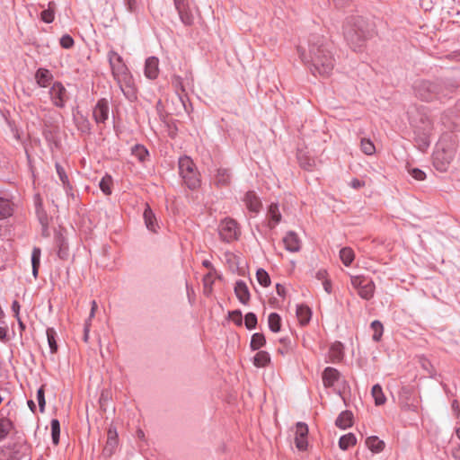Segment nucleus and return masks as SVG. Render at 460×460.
I'll list each match as a JSON object with an SVG mask.
<instances>
[{"instance_id":"1","label":"nucleus","mask_w":460,"mask_h":460,"mask_svg":"<svg viewBox=\"0 0 460 460\" xmlns=\"http://www.w3.org/2000/svg\"><path fill=\"white\" fill-rule=\"evenodd\" d=\"M301 60L309 66L312 74L329 75L334 67V59L326 46V40L319 34H312L297 47Z\"/></svg>"},{"instance_id":"2","label":"nucleus","mask_w":460,"mask_h":460,"mask_svg":"<svg viewBox=\"0 0 460 460\" xmlns=\"http://www.w3.org/2000/svg\"><path fill=\"white\" fill-rule=\"evenodd\" d=\"M343 35L351 49H360L371 35L370 24L362 16L351 15L343 24Z\"/></svg>"},{"instance_id":"3","label":"nucleus","mask_w":460,"mask_h":460,"mask_svg":"<svg viewBox=\"0 0 460 460\" xmlns=\"http://www.w3.org/2000/svg\"><path fill=\"white\" fill-rule=\"evenodd\" d=\"M108 58L111 65L112 75L119 85L125 97L129 101L137 99L134 79L128 71V68L122 60L120 55L111 50L108 53Z\"/></svg>"},{"instance_id":"4","label":"nucleus","mask_w":460,"mask_h":460,"mask_svg":"<svg viewBox=\"0 0 460 460\" xmlns=\"http://www.w3.org/2000/svg\"><path fill=\"white\" fill-rule=\"evenodd\" d=\"M456 145L449 136H444L433 153V164L438 171L446 172L456 156Z\"/></svg>"},{"instance_id":"5","label":"nucleus","mask_w":460,"mask_h":460,"mask_svg":"<svg viewBox=\"0 0 460 460\" xmlns=\"http://www.w3.org/2000/svg\"><path fill=\"white\" fill-rule=\"evenodd\" d=\"M414 93L419 99L430 102L447 97L452 90L441 82L417 81L413 86Z\"/></svg>"},{"instance_id":"6","label":"nucleus","mask_w":460,"mask_h":460,"mask_svg":"<svg viewBox=\"0 0 460 460\" xmlns=\"http://www.w3.org/2000/svg\"><path fill=\"white\" fill-rule=\"evenodd\" d=\"M179 172L190 189H196L199 185V173L193 161L189 156L179 159Z\"/></svg>"},{"instance_id":"7","label":"nucleus","mask_w":460,"mask_h":460,"mask_svg":"<svg viewBox=\"0 0 460 460\" xmlns=\"http://www.w3.org/2000/svg\"><path fill=\"white\" fill-rule=\"evenodd\" d=\"M218 232L221 239L226 243L237 240L241 232L238 224L232 218H225L218 226Z\"/></svg>"},{"instance_id":"8","label":"nucleus","mask_w":460,"mask_h":460,"mask_svg":"<svg viewBox=\"0 0 460 460\" xmlns=\"http://www.w3.org/2000/svg\"><path fill=\"white\" fill-rule=\"evenodd\" d=\"M421 126H416V142L419 145L420 150L424 151L429 146V133L432 129V122L431 120L423 116L420 118Z\"/></svg>"},{"instance_id":"9","label":"nucleus","mask_w":460,"mask_h":460,"mask_svg":"<svg viewBox=\"0 0 460 460\" xmlns=\"http://www.w3.org/2000/svg\"><path fill=\"white\" fill-rule=\"evenodd\" d=\"M49 96L52 103L58 108H64L68 99L67 91L60 82L53 84L49 90Z\"/></svg>"},{"instance_id":"10","label":"nucleus","mask_w":460,"mask_h":460,"mask_svg":"<svg viewBox=\"0 0 460 460\" xmlns=\"http://www.w3.org/2000/svg\"><path fill=\"white\" fill-rule=\"evenodd\" d=\"M176 10L178 11L181 21L185 25H191L194 22V16L189 7L187 0H173Z\"/></svg>"},{"instance_id":"11","label":"nucleus","mask_w":460,"mask_h":460,"mask_svg":"<svg viewBox=\"0 0 460 460\" xmlns=\"http://www.w3.org/2000/svg\"><path fill=\"white\" fill-rule=\"evenodd\" d=\"M308 427L304 422H297L296 426L295 444L298 450H305L307 448Z\"/></svg>"},{"instance_id":"12","label":"nucleus","mask_w":460,"mask_h":460,"mask_svg":"<svg viewBox=\"0 0 460 460\" xmlns=\"http://www.w3.org/2000/svg\"><path fill=\"white\" fill-rule=\"evenodd\" d=\"M93 115L97 123H104L109 117V102L106 99L99 100Z\"/></svg>"},{"instance_id":"13","label":"nucleus","mask_w":460,"mask_h":460,"mask_svg":"<svg viewBox=\"0 0 460 460\" xmlns=\"http://www.w3.org/2000/svg\"><path fill=\"white\" fill-rule=\"evenodd\" d=\"M145 75L148 79H155L159 75V59L156 57H149L145 63Z\"/></svg>"},{"instance_id":"14","label":"nucleus","mask_w":460,"mask_h":460,"mask_svg":"<svg viewBox=\"0 0 460 460\" xmlns=\"http://www.w3.org/2000/svg\"><path fill=\"white\" fill-rule=\"evenodd\" d=\"M234 293L240 303L243 305H247L249 303L251 295L249 288L244 281L238 280L235 282Z\"/></svg>"},{"instance_id":"15","label":"nucleus","mask_w":460,"mask_h":460,"mask_svg":"<svg viewBox=\"0 0 460 460\" xmlns=\"http://www.w3.org/2000/svg\"><path fill=\"white\" fill-rule=\"evenodd\" d=\"M283 242L286 249L291 252H296L301 248V241L297 234L293 231H290L286 234Z\"/></svg>"},{"instance_id":"16","label":"nucleus","mask_w":460,"mask_h":460,"mask_svg":"<svg viewBox=\"0 0 460 460\" xmlns=\"http://www.w3.org/2000/svg\"><path fill=\"white\" fill-rule=\"evenodd\" d=\"M322 378L323 385L331 387L339 380L340 372L334 367H328L323 370Z\"/></svg>"},{"instance_id":"17","label":"nucleus","mask_w":460,"mask_h":460,"mask_svg":"<svg viewBox=\"0 0 460 460\" xmlns=\"http://www.w3.org/2000/svg\"><path fill=\"white\" fill-rule=\"evenodd\" d=\"M344 357L343 345L340 341H335L330 347L328 352L329 360L332 363H337L342 360Z\"/></svg>"},{"instance_id":"18","label":"nucleus","mask_w":460,"mask_h":460,"mask_svg":"<svg viewBox=\"0 0 460 460\" xmlns=\"http://www.w3.org/2000/svg\"><path fill=\"white\" fill-rule=\"evenodd\" d=\"M35 79L39 86L47 87L53 80V75L49 69L40 67L36 71Z\"/></svg>"},{"instance_id":"19","label":"nucleus","mask_w":460,"mask_h":460,"mask_svg":"<svg viewBox=\"0 0 460 460\" xmlns=\"http://www.w3.org/2000/svg\"><path fill=\"white\" fill-rule=\"evenodd\" d=\"M214 182L217 187H226L231 182V173L228 169L219 168L214 176Z\"/></svg>"},{"instance_id":"20","label":"nucleus","mask_w":460,"mask_h":460,"mask_svg":"<svg viewBox=\"0 0 460 460\" xmlns=\"http://www.w3.org/2000/svg\"><path fill=\"white\" fill-rule=\"evenodd\" d=\"M243 202L252 212H258L261 206L260 199L257 197L256 193L252 190L246 192Z\"/></svg>"},{"instance_id":"21","label":"nucleus","mask_w":460,"mask_h":460,"mask_svg":"<svg viewBox=\"0 0 460 460\" xmlns=\"http://www.w3.org/2000/svg\"><path fill=\"white\" fill-rule=\"evenodd\" d=\"M335 424L342 429L350 428L353 425V413L350 411L341 412L335 420Z\"/></svg>"},{"instance_id":"22","label":"nucleus","mask_w":460,"mask_h":460,"mask_svg":"<svg viewBox=\"0 0 460 460\" xmlns=\"http://www.w3.org/2000/svg\"><path fill=\"white\" fill-rule=\"evenodd\" d=\"M118 445V435L116 430L110 429L107 433V441L103 452L106 456H111Z\"/></svg>"},{"instance_id":"23","label":"nucleus","mask_w":460,"mask_h":460,"mask_svg":"<svg viewBox=\"0 0 460 460\" xmlns=\"http://www.w3.org/2000/svg\"><path fill=\"white\" fill-rule=\"evenodd\" d=\"M268 217L270 218V227H275L281 220V213L278 203H271L268 209Z\"/></svg>"},{"instance_id":"24","label":"nucleus","mask_w":460,"mask_h":460,"mask_svg":"<svg viewBox=\"0 0 460 460\" xmlns=\"http://www.w3.org/2000/svg\"><path fill=\"white\" fill-rule=\"evenodd\" d=\"M410 394V391L407 388H402V395L400 398V404L402 410L411 411L416 412L418 411V402L415 401L409 402L407 395Z\"/></svg>"},{"instance_id":"25","label":"nucleus","mask_w":460,"mask_h":460,"mask_svg":"<svg viewBox=\"0 0 460 460\" xmlns=\"http://www.w3.org/2000/svg\"><path fill=\"white\" fill-rule=\"evenodd\" d=\"M296 317L301 325H306L312 317L311 309L305 305H298L296 306Z\"/></svg>"},{"instance_id":"26","label":"nucleus","mask_w":460,"mask_h":460,"mask_svg":"<svg viewBox=\"0 0 460 460\" xmlns=\"http://www.w3.org/2000/svg\"><path fill=\"white\" fill-rule=\"evenodd\" d=\"M375 283L372 279H368L362 287L358 290V296L365 299L369 300L374 296L375 293Z\"/></svg>"},{"instance_id":"27","label":"nucleus","mask_w":460,"mask_h":460,"mask_svg":"<svg viewBox=\"0 0 460 460\" xmlns=\"http://www.w3.org/2000/svg\"><path fill=\"white\" fill-rule=\"evenodd\" d=\"M143 217L147 229L155 233L157 227L156 218L149 206H146Z\"/></svg>"},{"instance_id":"28","label":"nucleus","mask_w":460,"mask_h":460,"mask_svg":"<svg viewBox=\"0 0 460 460\" xmlns=\"http://www.w3.org/2000/svg\"><path fill=\"white\" fill-rule=\"evenodd\" d=\"M366 446L373 452L379 453L385 448V442L376 436L368 437L366 439Z\"/></svg>"},{"instance_id":"29","label":"nucleus","mask_w":460,"mask_h":460,"mask_svg":"<svg viewBox=\"0 0 460 460\" xmlns=\"http://www.w3.org/2000/svg\"><path fill=\"white\" fill-rule=\"evenodd\" d=\"M270 362V356L267 351H258L253 358V364L257 367H264Z\"/></svg>"},{"instance_id":"30","label":"nucleus","mask_w":460,"mask_h":460,"mask_svg":"<svg viewBox=\"0 0 460 460\" xmlns=\"http://www.w3.org/2000/svg\"><path fill=\"white\" fill-rule=\"evenodd\" d=\"M357 443L356 436L353 433H348L340 438L339 447L341 450H347Z\"/></svg>"},{"instance_id":"31","label":"nucleus","mask_w":460,"mask_h":460,"mask_svg":"<svg viewBox=\"0 0 460 460\" xmlns=\"http://www.w3.org/2000/svg\"><path fill=\"white\" fill-rule=\"evenodd\" d=\"M13 214L12 203L8 199L0 198V220Z\"/></svg>"},{"instance_id":"32","label":"nucleus","mask_w":460,"mask_h":460,"mask_svg":"<svg viewBox=\"0 0 460 460\" xmlns=\"http://www.w3.org/2000/svg\"><path fill=\"white\" fill-rule=\"evenodd\" d=\"M57 245L58 247V256L61 260H66L69 255V249L66 241L62 236H58L57 238Z\"/></svg>"},{"instance_id":"33","label":"nucleus","mask_w":460,"mask_h":460,"mask_svg":"<svg viewBox=\"0 0 460 460\" xmlns=\"http://www.w3.org/2000/svg\"><path fill=\"white\" fill-rule=\"evenodd\" d=\"M371 394L375 400V404L376 406L383 405L385 402L386 398L383 393V390H382V387L380 385H378V384L375 385L372 387Z\"/></svg>"},{"instance_id":"34","label":"nucleus","mask_w":460,"mask_h":460,"mask_svg":"<svg viewBox=\"0 0 460 460\" xmlns=\"http://www.w3.org/2000/svg\"><path fill=\"white\" fill-rule=\"evenodd\" d=\"M13 429V424L9 419H0V441L4 440Z\"/></svg>"},{"instance_id":"35","label":"nucleus","mask_w":460,"mask_h":460,"mask_svg":"<svg viewBox=\"0 0 460 460\" xmlns=\"http://www.w3.org/2000/svg\"><path fill=\"white\" fill-rule=\"evenodd\" d=\"M40 249L38 247H34L31 252L32 274L34 278H37L38 276V270L40 263Z\"/></svg>"},{"instance_id":"36","label":"nucleus","mask_w":460,"mask_h":460,"mask_svg":"<svg viewBox=\"0 0 460 460\" xmlns=\"http://www.w3.org/2000/svg\"><path fill=\"white\" fill-rule=\"evenodd\" d=\"M268 323H269V328L273 332H278L280 331L281 319H280V316L277 313L270 314L269 318H268Z\"/></svg>"},{"instance_id":"37","label":"nucleus","mask_w":460,"mask_h":460,"mask_svg":"<svg viewBox=\"0 0 460 460\" xmlns=\"http://www.w3.org/2000/svg\"><path fill=\"white\" fill-rule=\"evenodd\" d=\"M354 257V252L349 247H344L340 251V258L345 266L350 265Z\"/></svg>"},{"instance_id":"38","label":"nucleus","mask_w":460,"mask_h":460,"mask_svg":"<svg viewBox=\"0 0 460 460\" xmlns=\"http://www.w3.org/2000/svg\"><path fill=\"white\" fill-rule=\"evenodd\" d=\"M266 342L265 337L262 333L256 332L252 336L250 347L252 350L261 349Z\"/></svg>"},{"instance_id":"39","label":"nucleus","mask_w":460,"mask_h":460,"mask_svg":"<svg viewBox=\"0 0 460 460\" xmlns=\"http://www.w3.org/2000/svg\"><path fill=\"white\" fill-rule=\"evenodd\" d=\"M50 426H51V437H52L53 444L58 445L59 442V436H60L59 420L57 419L51 420Z\"/></svg>"},{"instance_id":"40","label":"nucleus","mask_w":460,"mask_h":460,"mask_svg":"<svg viewBox=\"0 0 460 460\" xmlns=\"http://www.w3.org/2000/svg\"><path fill=\"white\" fill-rule=\"evenodd\" d=\"M371 329L374 332V334L372 336L373 341H379L382 338L384 327L381 322L375 320L371 323Z\"/></svg>"},{"instance_id":"41","label":"nucleus","mask_w":460,"mask_h":460,"mask_svg":"<svg viewBox=\"0 0 460 460\" xmlns=\"http://www.w3.org/2000/svg\"><path fill=\"white\" fill-rule=\"evenodd\" d=\"M361 151L367 155H372L376 152V146L370 139L362 138L360 142Z\"/></svg>"},{"instance_id":"42","label":"nucleus","mask_w":460,"mask_h":460,"mask_svg":"<svg viewBox=\"0 0 460 460\" xmlns=\"http://www.w3.org/2000/svg\"><path fill=\"white\" fill-rule=\"evenodd\" d=\"M47 338H48V343L50 349L51 353H55L58 350V344L56 341V332L53 328H48L46 331Z\"/></svg>"},{"instance_id":"43","label":"nucleus","mask_w":460,"mask_h":460,"mask_svg":"<svg viewBox=\"0 0 460 460\" xmlns=\"http://www.w3.org/2000/svg\"><path fill=\"white\" fill-rule=\"evenodd\" d=\"M111 184H112V178L111 176L106 174L102 179L101 180L99 186L102 191L105 195L111 194Z\"/></svg>"},{"instance_id":"44","label":"nucleus","mask_w":460,"mask_h":460,"mask_svg":"<svg viewBox=\"0 0 460 460\" xmlns=\"http://www.w3.org/2000/svg\"><path fill=\"white\" fill-rule=\"evenodd\" d=\"M256 279L260 285L262 287H269L270 285V278L266 270L259 269L256 272Z\"/></svg>"},{"instance_id":"45","label":"nucleus","mask_w":460,"mask_h":460,"mask_svg":"<svg viewBox=\"0 0 460 460\" xmlns=\"http://www.w3.org/2000/svg\"><path fill=\"white\" fill-rule=\"evenodd\" d=\"M132 154L140 161L144 162L146 158L148 156L147 149L141 145H136L132 148Z\"/></svg>"},{"instance_id":"46","label":"nucleus","mask_w":460,"mask_h":460,"mask_svg":"<svg viewBox=\"0 0 460 460\" xmlns=\"http://www.w3.org/2000/svg\"><path fill=\"white\" fill-rule=\"evenodd\" d=\"M244 324H245V327L248 330L254 329L256 327V324H257V316H256V314H253V313L246 314V315L244 317Z\"/></svg>"},{"instance_id":"47","label":"nucleus","mask_w":460,"mask_h":460,"mask_svg":"<svg viewBox=\"0 0 460 460\" xmlns=\"http://www.w3.org/2000/svg\"><path fill=\"white\" fill-rule=\"evenodd\" d=\"M368 280L363 276H352L350 279L351 285L354 288L358 290Z\"/></svg>"},{"instance_id":"48","label":"nucleus","mask_w":460,"mask_h":460,"mask_svg":"<svg viewBox=\"0 0 460 460\" xmlns=\"http://www.w3.org/2000/svg\"><path fill=\"white\" fill-rule=\"evenodd\" d=\"M37 401H38V403H39V407H40V410L41 412L44 411V409H45V404H46V401H45V394H44V388L43 386H41L38 392H37Z\"/></svg>"},{"instance_id":"49","label":"nucleus","mask_w":460,"mask_h":460,"mask_svg":"<svg viewBox=\"0 0 460 460\" xmlns=\"http://www.w3.org/2000/svg\"><path fill=\"white\" fill-rule=\"evenodd\" d=\"M74 43H75V41H74L73 38L68 34L63 35L60 39V45L64 49H68L72 48L74 46Z\"/></svg>"},{"instance_id":"50","label":"nucleus","mask_w":460,"mask_h":460,"mask_svg":"<svg viewBox=\"0 0 460 460\" xmlns=\"http://www.w3.org/2000/svg\"><path fill=\"white\" fill-rule=\"evenodd\" d=\"M54 11L51 9H46L41 12L40 18L46 23H50L54 21Z\"/></svg>"},{"instance_id":"51","label":"nucleus","mask_w":460,"mask_h":460,"mask_svg":"<svg viewBox=\"0 0 460 460\" xmlns=\"http://www.w3.org/2000/svg\"><path fill=\"white\" fill-rule=\"evenodd\" d=\"M229 317L237 325H242L243 315H242V312L240 310H234V311L229 312Z\"/></svg>"},{"instance_id":"52","label":"nucleus","mask_w":460,"mask_h":460,"mask_svg":"<svg viewBox=\"0 0 460 460\" xmlns=\"http://www.w3.org/2000/svg\"><path fill=\"white\" fill-rule=\"evenodd\" d=\"M37 213H38L39 220L43 228V234H45V233L48 231V226H49V220H48L47 215L43 211H40L39 209H38Z\"/></svg>"},{"instance_id":"53","label":"nucleus","mask_w":460,"mask_h":460,"mask_svg":"<svg viewBox=\"0 0 460 460\" xmlns=\"http://www.w3.org/2000/svg\"><path fill=\"white\" fill-rule=\"evenodd\" d=\"M56 170L58 174V177L60 181L63 182L64 185L68 183V177L64 170V168L59 164H56Z\"/></svg>"},{"instance_id":"54","label":"nucleus","mask_w":460,"mask_h":460,"mask_svg":"<svg viewBox=\"0 0 460 460\" xmlns=\"http://www.w3.org/2000/svg\"><path fill=\"white\" fill-rule=\"evenodd\" d=\"M410 174L417 181H422L426 176L425 172L418 168L410 170Z\"/></svg>"},{"instance_id":"55","label":"nucleus","mask_w":460,"mask_h":460,"mask_svg":"<svg viewBox=\"0 0 460 460\" xmlns=\"http://www.w3.org/2000/svg\"><path fill=\"white\" fill-rule=\"evenodd\" d=\"M126 8L130 13H136L137 11V0H125L124 1Z\"/></svg>"},{"instance_id":"56","label":"nucleus","mask_w":460,"mask_h":460,"mask_svg":"<svg viewBox=\"0 0 460 460\" xmlns=\"http://www.w3.org/2000/svg\"><path fill=\"white\" fill-rule=\"evenodd\" d=\"M214 273L215 271L210 270L208 274H206L203 278V282L205 287L208 285H211L214 281Z\"/></svg>"},{"instance_id":"57","label":"nucleus","mask_w":460,"mask_h":460,"mask_svg":"<svg viewBox=\"0 0 460 460\" xmlns=\"http://www.w3.org/2000/svg\"><path fill=\"white\" fill-rule=\"evenodd\" d=\"M78 129L82 132H88L90 130L89 122L87 119H83L82 122L77 125Z\"/></svg>"},{"instance_id":"58","label":"nucleus","mask_w":460,"mask_h":460,"mask_svg":"<svg viewBox=\"0 0 460 460\" xmlns=\"http://www.w3.org/2000/svg\"><path fill=\"white\" fill-rule=\"evenodd\" d=\"M91 304H92L91 312H90L88 319L85 321V322H88L90 323H91L92 319L94 317L95 312H96L97 307H98L96 301L93 300Z\"/></svg>"},{"instance_id":"59","label":"nucleus","mask_w":460,"mask_h":460,"mask_svg":"<svg viewBox=\"0 0 460 460\" xmlns=\"http://www.w3.org/2000/svg\"><path fill=\"white\" fill-rule=\"evenodd\" d=\"M20 308H21V305H20L19 302L14 300L12 304V311L13 312L15 318H18L20 316V314H19Z\"/></svg>"},{"instance_id":"60","label":"nucleus","mask_w":460,"mask_h":460,"mask_svg":"<svg viewBox=\"0 0 460 460\" xmlns=\"http://www.w3.org/2000/svg\"><path fill=\"white\" fill-rule=\"evenodd\" d=\"M90 326H91V323H88V322H85L84 329V337H83V340H84V342H88L89 332H90Z\"/></svg>"},{"instance_id":"61","label":"nucleus","mask_w":460,"mask_h":460,"mask_svg":"<svg viewBox=\"0 0 460 460\" xmlns=\"http://www.w3.org/2000/svg\"><path fill=\"white\" fill-rule=\"evenodd\" d=\"M315 278L323 282L327 279V271L325 270H319L315 274Z\"/></svg>"},{"instance_id":"62","label":"nucleus","mask_w":460,"mask_h":460,"mask_svg":"<svg viewBox=\"0 0 460 460\" xmlns=\"http://www.w3.org/2000/svg\"><path fill=\"white\" fill-rule=\"evenodd\" d=\"M349 185L353 189H359V188L363 187L365 185V183L363 181H361L360 180L355 178L350 181Z\"/></svg>"},{"instance_id":"63","label":"nucleus","mask_w":460,"mask_h":460,"mask_svg":"<svg viewBox=\"0 0 460 460\" xmlns=\"http://www.w3.org/2000/svg\"><path fill=\"white\" fill-rule=\"evenodd\" d=\"M452 456L455 459L460 460V445H457L453 448Z\"/></svg>"},{"instance_id":"64","label":"nucleus","mask_w":460,"mask_h":460,"mask_svg":"<svg viewBox=\"0 0 460 460\" xmlns=\"http://www.w3.org/2000/svg\"><path fill=\"white\" fill-rule=\"evenodd\" d=\"M323 288L324 290L328 293V294H331L332 293V283H331V280L330 279H325L323 282Z\"/></svg>"}]
</instances>
